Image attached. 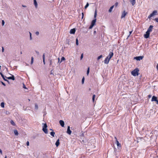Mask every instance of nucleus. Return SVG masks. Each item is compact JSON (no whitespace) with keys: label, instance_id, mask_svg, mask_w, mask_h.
<instances>
[{"label":"nucleus","instance_id":"de8ad7c7","mask_svg":"<svg viewBox=\"0 0 158 158\" xmlns=\"http://www.w3.org/2000/svg\"><path fill=\"white\" fill-rule=\"evenodd\" d=\"M82 14V19H83V16H84V13H83L82 12L81 13Z\"/></svg>","mask_w":158,"mask_h":158},{"label":"nucleus","instance_id":"09e8293b","mask_svg":"<svg viewBox=\"0 0 158 158\" xmlns=\"http://www.w3.org/2000/svg\"><path fill=\"white\" fill-rule=\"evenodd\" d=\"M148 96V97L149 98H150L151 97L152 95H149Z\"/></svg>","mask_w":158,"mask_h":158},{"label":"nucleus","instance_id":"f3484780","mask_svg":"<svg viewBox=\"0 0 158 158\" xmlns=\"http://www.w3.org/2000/svg\"><path fill=\"white\" fill-rule=\"evenodd\" d=\"M34 3L35 7L37 8V7L38 4L36 0H34Z\"/></svg>","mask_w":158,"mask_h":158},{"label":"nucleus","instance_id":"dca6fc26","mask_svg":"<svg viewBox=\"0 0 158 158\" xmlns=\"http://www.w3.org/2000/svg\"><path fill=\"white\" fill-rule=\"evenodd\" d=\"M130 1L133 6H134L135 3V0H130Z\"/></svg>","mask_w":158,"mask_h":158},{"label":"nucleus","instance_id":"412c9836","mask_svg":"<svg viewBox=\"0 0 158 158\" xmlns=\"http://www.w3.org/2000/svg\"><path fill=\"white\" fill-rule=\"evenodd\" d=\"M55 134V133L54 132L52 131L50 132L51 135L53 137H54Z\"/></svg>","mask_w":158,"mask_h":158},{"label":"nucleus","instance_id":"4c0bfd02","mask_svg":"<svg viewBox=\"0 0 158 158\" xmlns=\"http://www.w3.org/2000/svg\"><path fill=\"white\" fill-rule=\"evenodd\" d=\"M83 54H81V57H80V59L81 60L83 58Z\"/></svg>","mask_w":158,"mask_h":158},{"label":"nucleus","instance_id":"c85d7f7f","mask_svg":"<svg viewBox=\"0 0 158 158\" xmlns=\"http://www.w3.org/2000/svg\"><path fill=\"white\" fill-rule=\"evenodd\" d=\"M34 60V58L33 57H32L31 58V64H32L33 63Z\"/></svg>","mask_w":158,"mask_h":158},{"label":"nucleus","instance_id":"a211bd4d","mask_svg":"<svg viewBox=\"0 0 158 158\" xmlns=\"http://www.w3.org/2000/svg\"><path fill=\"white\" fill-rule=\"evenodd\" d=\"M59 139H58L55 145H56V147H58L59 145Z\"/></svg>","mask_w":158,"mask_h":158},{"label":"nucleus","instance_id":"69168bd1","mask_svg":"<svg viewBox=\"0 0 158 158\" xmlns=\"http://www.w3.org/2000/svg\"><path fill=\"white\" fill-rule=\"evenodd\" d=\"M20 53H21V54H22V52L21 51L20 52Z\"/></svg>","mask_w":158,"mask_h":158},{"label":"nucleus","instance_id":"393cba45","mask_svg":"<svg viewBox=\"0 0 158 158\" xmlns=\"http://www.w3.org/2000/svg\"><path fill=\"white\" fill-rule=\"evenodd\" d=\"M102 55H101L98 56V57L97 58V60H98L102 58Z\"/></svg>","mask_w":158,"mask_h":158},{"label":"nucleus","instance_id":"7c9ffc66","mask_svg":"<svg viewBox=\"0 0 158 158\" xmlns=\"http://www.w3.org/2000/svg\"><path fill=\"white\" fill-rule=\"evenodd\" d=\"M95 97V94H94L93 96V97H92V100H93V102H94Z\"/></svg>","mask_w":158,"mask_h":158},{"label":"nucleus","instance_id":"680f3d73","mask_svg":"<svg viewBox=\"0 0 158 158\" xmlns=\"http://www.w3.org/2000/svg\"><path fill=\"white\" fill-rule=\"evenodd\" d=\"M52 70H51V74H52Z\"/></svg>","mask_w":158,"mask_h":158},{"label":"nucleus","instance_id":"37998d69","mask_svg":"<svg viewBox=\"0 0 158 158\" xmlns=\"http://www.w3.org/2000/svg\"><path fill=\"white\" fill-rule=\"evenodd\" d=\"M6 113L7 114H10L9 112L8 111H6Z\"/></svg>","mask_w":158,"mask_h":158},{"label":"nucleus","instance_id":"6e6d98bb","mask_svg":"<svg viewBox=\"0 0 158 158\" xmlns=\"http://www.w3.org/2000/svg\"><path fill=\"white\" fill-rule=\"evenodd\" d=\"M132 32V31H130V32H129L130 34H129V35L128 36V37L131 34Z\"/></svg>","mask_w":158,"mask_h":158},{"label":"nucleus","instance_id":"1a4fd4ad","mask_svg":"<svg viewBox=\"0 0 158 158\" xmlns=\"http://www.w3.org/2000/svg\"><path fill=\"white\" fill-rule=\"evenodd\" d=\"M127 13L126 12L125 10H124L122 13V15L121 16V18H123L127 14Z\"/></svg>","mask_w":158,"mask_h":158},{"label":"nucleus","instance_id":"2eb2a0df","mask_svg":"<svg viewBox=\"0 0 158 158\" xmlns=\"http://www.w3.org/2000/svg\"><path fill=\"white\" fill-rule=\"evenodd\" d=\"M6 77L8 79H11L13 80H15V78L14 75H12V76L9 77Z\"/></svg>","mask_w":158,"mask_h":158},{"label":"nucleus","instance_id":"13d9d810","mask_svg":"<svg viewBox=\"0 0 158 158\" xmlns=\"http://www.w3.org/2000/svg\"><path fill=\"white\" fill-rule=\"evenodd\" d=\"M43 61L44 64H45V60H43Z\"/></svg>","mask_w":158,"mask_h":158},{"label":"nucleus","instance_id":"f8f14e48","mask_svg":"<svg viewBox=\"0 0 158 158\" xmlns=\"http://www.w3.org/2000/svg\"><path fill=\"white\" fill-rule=\"evenodd\" d=\"M110 60L108 59V57H106L105 59V60H104V63L105 64H108L109 63Z\"/></svg>","mask_w":158,"mask_h":158},{"label":"nucleus","instance_id":"864d4df0","mask_svg":"<svg viewBox=\"0 0 158 158\" xmlns=\"http://www.w3.org/2000/svg\"><path fill=\"white\" fill-rule=\"evenodd\" d=\"M0 153H1V154H2V151L0 149Z\"/></svg>","mask_w":158,"mask_h":158},{"label":"nucleus","instance_id":"9b49d317","mask_svg":"<svg viewBox=\"0 0 158 158\" xmlns=\"http://www.w3.org/2000/svg\"><path fill=\"white\" fill-rule=\"evenodd\" d=\"M143 57L142 56H137L134 58V59L137 60H140L142 59Z\"/></svg>","mask_w":158,"mask_h":158},{"label":"nucleus","instance_id":"7ed1b4c3","mask_svg":"<svg viewBox=\"0 0 158 158\" xmlns=\"http://www.w3.org/2000/svg\"><path fill=\"white\" fill-rule=\"evenodd\" d=\"M43 124L44 125L42 129L43 131L45 134H48V129L47 128L48 126L47 124L46 123H43Z\"/></svg>","mask_w":158,"mask_h":158},{"label":"nucleus","instance_id":"39448f33","mask_svg":"<svg viewBox=\"0 0 158 158\" xmlns=\"http://www.w3.org/2000/svg\"><path fill=\"white\" fill-rule=\"evenodd\" d=\"M151 101L152 102H156V103L157 104H158V100H157V98L156 97H155V96H153L152 98Z\"/></svg>","mask_w":158,"mask_h":158},{"label":"nucleus","instance_id":"aec40b11","mask_svg":"<svg viewBox=\"0 0 158 158\" xmlns=\"http://www.w3.org/2000/svg\"><path fill=\"white\" fill-rule=\"evenodd\" d=\"M14 133L15 135H18L19 133H18L17 131L16 130H15L14 131Z\"/></svg>","mask_w":158,"mask_h":158},{"label":"nucleus","instance_id":"9d476101","mask_svg":"<svg viewBox=\"0 0 158 158\" xmlns=\"http://www.w3.org/2000/svg\"><path fill=\"white\" fill-rule=\"evenodd\" d=\"M150 33L146 31V34L144 35V37L146 39L148 38L149 37Z\"/></svg>","mask_w":158,"mask_h":158},{"label":"nucleus","instance_id":"e433bc0d","mask_svg":"<svg viewBox=\"0 0 158 158\" xmlns=\"http://www.w3.org/2000/svg\"><path fill=\"white\" fill-rule=\"evenodd\" d=\"M5 24V22L4 20H2V26H3Z\"/></svg>","mask_w":158,"mask_h":158},{"label":"nucleus","instance_id":"338daca9","mask_svg":"<svg viewBox=\"0 0 158 158\" xmlns=\"http://www.w3.org/2000/svg\"><path fill=\"white\" fill-rule=\"evenodd\" d=\"M6 157H6V156H5V157L4 158H6Z\"/></svg>","mask_w":158,"mask_h":158},{"label":"nucleus","instance_id":"6ab92c4d","mask_svg":"<svg viewBox=\"0 0 158 158\" xmlns=\"http://www.w3.org/2000/svg\"><path fill=\"white\" fill-rule=\"evenodd\" d=\"M114 6L113 5L112 6H111V7H110V9L109 10V11H108L110 13L112 12V10L113 9V8Z\"/></svg>","mask_w":158,"mask_h":158},{"label":"nucleus","instance_id":"ddd939ff","mask_svg":"<svg viewBox=\"0 0 158 158\" xmlns=\"http://www.w3.org/2000/svg\"><path fill=\"white\" fill-rule=\"evenodd\" d=\"M59 123H60V125L62 127H64V122L62 120H60L59 121Z\"/></svg>","mask_w":158,"mask_h":158},{"label":"nucleus","instance_id":"58836bf2","mask_svg":"<svg viewBox=\"0 0 158 158\" xmlns=\"http://www.w3.org/2000/svg\"><path fill=\"white\" fill-rule=\"evenodd\" d=\"M93 26H94L93 25L91 24V25H90V27H89V29H92L93 28Z\"/></svg>","mask_w":158,"mask_h":158},{"label":"nucleus","instance_id":"5701e85b","mask_svg":"<svg viewBox=\"0 0 158 158\" xmlns=\"http://www.w3.org/2000/svg\"><path fill=\"white\" fill-rule=\"evenodd\" d=\"M10 123L12 125H13V126H15V123L12 120H11V121H10Z\"/></svg>","mask_w":158,"mask_h":158},{"label":"nucleus","instance_id":"2f4dec72","mask_svg":"<svg viewBox=\"0 0 158 158\" xmlns=\"http://www.w3.org/2000/svg\"><path fill=\"white\" fill-rule=\"evenodd\" d=\"M35 109L37 110L38 109V106L37 104H35Z\"/></svg>","mask_w":158,"mask_h":158},{"label":"nucleus","instance_id":"72a5a7b5","mask_svg":"<svg viewBox=\"0 0 158 158\" xmlns=\"http://www.w3.org/2000/svg\"><path fill=\"white\" fill-rule=\"evenodd\" d=\"M89 68H88V69L87 71V75H88V74L89 73Z\"/></svg>","mask_w":158,"mask_h":158},{"label":"nucleus","instance_id":"423d86ee","mask_svg":"<svg viewBox=\"0 0 158 158\" xmlns=\"http://www.w3.org/2000/svg\"><path fill=\"white\" fill-rule=\"evenodd\" d=\"M114 55V53L113 52H110L109 53V55L108 56H107V57H108L109 59L110 60V59Z\"/></svg>","mask_w":158,"mask_h":158},{"label":"nucleus","instance_id":"cd10ccee","mask_svg":"<svg viewBox=\"0 0 158 158\" xmlns=\"http://www.w3.org/2000/svg\"><path fill=\"white\" fill-rule=\"evenodd\" d=\"M89 6V4L88 2H87L86 5L85 6V9H86Z\"/></svg>","mask_w":158,"mask_h":158},{"label":"nucleus","instance_id":"4be33fe9","mask_svg":"<svg viewBox=\"0 0 158 158\" xmlns=\"http://www.w3.org/2000/svg\"><path fill=\"white\" fill-rule=\"evenodd\" d=\"M5 103L4 102H2L1 104V106L2 108L4 107Z\"/></svg>","mask_w":158,"mask_h":158},{"label":"nucleus","instance_id":"3c124183","mask_svg":"<svg viewBox=\"0 0 158 158\" xmlns=\"http://www.w3.org/2000/svg\"><path fill=\"white\" fill-rule=\"evenodd\" d=\"M23 87L24 88V89H26V87H25V85L24 84H23Z\"/></svg>","mask_w":158,"mask_h":158},{"label":"nucleus","instance_id":"c03bdc74","mask_svg":"<svg viewBox=\"0 0 158 158\" xmlns=\"http://www.w3.org/2000/svg\"><path fill=\"white\" fill-rule=\"evenodd\" d=\"M118 2H116L115 3V6H118Z\"/></svg>","mask_w":158,"mask_h":158},{"label":"nucleus","instance_id":"473e14b6","mask_svg":"<svg viewBox=\"0 0 158 158\" xmlns=\"http://www.w3.org/2000/svg\"><path fill=\"white\" fill-rule=\"evenodd\" d=\"M85 80V78L84 77H83L82 79V84H83L84 83Z\"/></svg>","mask_w":158,"mask_h":158},{"label":"nucleus","instance_id":"5fc2aeb1","mask_svg":"<svg viewBox=\"0 0 158 158\" xmlns=\"http://www.w3.org/2000/svg\"><path fill=\"white\" fill-rule=\"evenodd\" d=\"M156 69H157V70L158 71V64H157V66L156 67Z\"/></svg>","mask_w":158,"mask_h":158},{"label":"nucleus","instance_id":"603ef678","mask_svg":"<svg viewBox=\"0 0 158 158\" xmlns=\"http://www.w3.org/2000/svg\"><path fill=\"white\" fill-rule=\"evenodd\" d=\"M1 83H2V84L3 85H4V86H5L6 85L3 82H1Z\"/></svg>","mask_w":158,"mask_h":158},{"label":"nucleus","instance_id":"b1692460","mask_svg":"<svg viewBox=\"0 0 158 158\" xmlns=\"http://www.w3.org/2000/svg\"><path fill=\"white\" fill-rule=\"evenodd\" d=\"M65 60V58L64 57H62L61 58V60L60 62V63H61L63 60Z\"/></svg>","mask_w":158,"mask_h":158},{"label":"nucleus","instance_id":"a19ab883","mask_svg":"<svg viewBox=\"0 0 158 158\" xmlns=\"http://www.w3.org/2000/svg\"><path fill=\"white\" fill-rule=\"evenodd\" d=\"M39 34V33L38 31H36V32H35V34L36 35H38Z\"/></svg>","mask_w":158,"mask_h":158},{"label":"nucleus","instance_id":"0e129e2a","mask_svg":"<svg viewBox=\"0 0 158 158\" xmlns=\"http://www.w3.org/2000/svg\"><path fill=\"white\" fill-rule=\"evenodd\" d=\"M7 81V82H8V83H9V81H8V80H7V81Z\"/></svg>","mask_w":158,"mask_h":158},{"label":"nucleus","instance_id":"20e7f679","mask_svg":"<svg viewBox=\"0 0 158 158\" xmlns=\"http://www.w3.org/2000/svg\"><path fill=\"white\" fill-rule=\"evenodd\" d=\"M157 13L156 10H154L148 17V18L150 19L151 18L153 17V16L156 15Z\"/></svg>","mask_w":158,"mask_h":158},{"label":"nucleus","instance_id":"774afa93","mask_svg":"<svg viewBox=\"0 0 158 158\" xmlns=\"http://www.w3.org/2000/svg\"><path fill=\"white\" fill-rule=\"evenodd\" d=\"M50 130H52V129H50Z\"/></svg>","mask_w":158,"mask_h":158},{"label":"nucleus","instance_id":"ea45409f","mask_svg":"<svg viewBox=\"0 0 158 158\" xmlns=\"http://www.w3.org/2000/svg\"><path fill=\"white\" fill-rule=\"evenodd\" d=\"M154 20H155L156 22H158V18H156L154 19Z\"/></svg>","mask_w":158,"mask_h":158},{"label":"nucleus","instance_id":"bf43d9fd","mask_svg":"<svg viewBox=\"0 0 158 158\" xmlns=\"http://www.w3.org/2000/svg\"><path fill=\"white\" fill-rule=\"evenodd\" d=\"M50 65H51L52 64V60H50Z\"/></svg>","mask_w":158,"mask_h":158},{"label":"nucleus","instance_id":"8fccbe9b","mask_svg":"<svg viewBox=\"0 0 158 158\" xmlns=\"http://www.w3.org/2000/svg\"><path fill=\"white\" fill-rule=\"evenodd\" d=\"M35 52H36V53H37V54H38V55L39 54V52L35 51Z\"/></svg>","mask_w":158,"mask_h":158},{"label":"nucleus","instance_id":"6e6552de","mask_svg":"<svg viewBox=\"0 0 158 158\" xmlns=\"http://www.w3.org/2000/svg\"><path fill=\"white\" fill-rule=\"evenodd\" d=\"M66 132L69 135H71L72 133V131L70 130V127L69 126L68 127Z\"/></svg>","mask_w":158,"mask_h":158},{"label":"nucleus","instance_id":"a18cd8bd","mask_svg":"<svg viewBox=\"0 0 158 158\" xmlns=\"http://www.w3.org/2000/svg\"><path fill=\"white\" fill-rule=\"evenodd\" d=\"M26 144L27 145V146H29V142L27 141L26 143Z\"/></svg>","mask_w":158,"mask_h":158},{"label":"nucleus","instance_id":"c9c22d12","mask_svg":"<svg viewBox=\"0 0 158 158\" xmlns=\"http://www.w3.org/2000/svg\"><path fill=\"white\" fill-rule=\"evenodd\" d=\"M117 144L118 146L119 145H120V144L119 143V142L118 141H117Z\"/></svg>","mask_w":158,"mask_h":158},{"label":"nucleus","instance_id":"4d7b16f0","mask_svg":"<svg viewBox=\"0 0 158 158\" xmlns=\"http://www.w3.org/2000/svg\"><path fill=\"white\" fill-rule=\"evenodd\" d=\"M22 6L23 7H27V6L26 5H22Z\"/></svg>","mask_w":158,"mask_h":158},{"label":"nucleus","instance_id":"a878e982","mask_svg":"<svg viewBox=\"0 0 158 158\" xmlns=\"http://www.w3.org/2000/svg\"><path fill=\"white\" fill-rule=\"evenodd\" d=\"M1 76H2V78H3V79H4V81H7V80L5 78V77H4V75L3 74H2Z\"/></svg>","mask_w":158,"mask_h":158},{"label":"nucleus","instance_id":"f257e3e1","mask_svg":"<svg viewBox=\"0 0 158 158\" xmlns=\"http://www.w3.org/2000/svg\"><path fill=\"white\" fill-rule=\"evenodd\" d=\"M139 69L138 68H136L131 72V74L133 76H136L139 75Z\"/></svg>","mask_w":158,"mask_h":158},{"label":"nucleus","instance_id":"f03ea898","mask_svg":"<svg viewBox=\"0 0 158 158\" xmlns=\"http://www.w3.org/2000/svg\"><path fill=\"white\" fill-rule=\"evenodd\" d=\"M97 15V10L96 9L95 10L94 14V19L92 21V22H91V25H93V26H94L95 25V23L96 21V17Z\"/></svg>","mask_w":158,"mask_h":158},{"label":"nucleus","instance_id":"49530a36","mask_svg":"<svg viewBox=\"0 0 158 158\" xmlns=\"http://www.w3.org/2000/svg\"><path fill=\"white\" fill-rule=\"evenodd\" d=\"M4 51V48H3V47H2V52H3Z\"/></svg>","mask_w":158,"mask_h":158},{"label":"nucleus","instance_id":"f704fd0d","mask_svg":"<svg viewBox=\"0 0 158 158\" xmlns=\"http://www.w3.org/2000/svg\"><path fill=\"white\" fill-rule=\"evenodd\" d=\"M76 44L77 45H78V40L77 39V38L76 40Z\"/></svg>","mask_w":158,"mask_h":158},{"label":"nucleus","instance_id":"052dcab7","mask_svg":"<svg viewBox=\"0 0 158 158\" xmlns=\"http://www.w3.org/2000/svg\"><path fill=\"white\" fill-rule=\"evenodd\" d=\"M58 63H59L60 62V58H58Z\"/></svg>","mask_w":158,"mask_h":158},{"label":"nucleus","instance_id":"4468645a","mask_svg":"<svg viewBox=\"0 0 158 158\" xmlns=\"http://www.w3.org/2000/svg\"><path fill=\"white\" fill-rule=\"evenodd\" d=\"M75 28H73L71 29L70 31V33L71 34H74L75 32Z\"/></svg>","mask_w":158,"mask_h":158},{"label":"nucleus","instance_id":"e2e57ef3","mask_svg":"<svg viewBox=\"0 0 158 158\" xmlns=\"http://www.w3.org/2000/svg\"><path fill=\"white\" fill-rule=\"evenodd\" d=\"M2 74L1 73V72H0V74H1V75H2Z\"/></svg>","mask_w":158,"mask_h":158},{"label":"nucleus","instance_id":"c756f323","mask_svg":"<svg viewBox=\"0 0 158 158\" xmlns=\"http://www.w3.org/2000/svg\"><path fill=\"white\" fill-rule=\"evenodd\" d=\"M95 97V94H94L93 96V97H92V100H93V102H94Z\"/></svg>","mask_w":158,"mask_h":158},{"label":"nucleus","instance_id":"0eeeda50","mask_svg":"<svg viewBox=\"0 0 158 158\" xmlns=\"http://www.w3.org/2000/svg\"><path fill=\"white\" fill-rule=\"evenodd\" d=\"M153 27V26L152 25H150L147 31L150 33V32L152 31Z\"/></svg>","mask_w":158,"mask_h":158},{"label":"nucleus","instance_id":"bb28decb","mask_svg":"<svg viewBox=\"0 0 158 158\" xmlns=\"http://www.w3.org/2000/svg\"><path fill=\"white\" fill-rule=\"evenodd\" d=\"M29 35H30V40H32V37L31 36V33L30 32H29Z\"/></svg>","mask_w":158,"mask_h":158},{"label":"nucleus","instance_id":"79ce46f5","mask_svg":"<svg viewBox=\"0 0 158 158\" xmlns=\"http://www.w3.org/2000/svg\"><path fill=\"white\" fill-rule=\"evenodd\" d=\"M43 60H45V55L44 54L43 56Z\"/></svg>","mask_w":158,"mask_h":158}]
</instances>
